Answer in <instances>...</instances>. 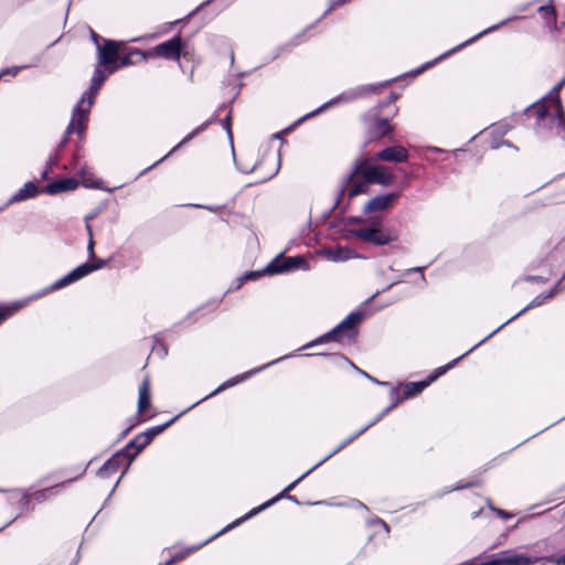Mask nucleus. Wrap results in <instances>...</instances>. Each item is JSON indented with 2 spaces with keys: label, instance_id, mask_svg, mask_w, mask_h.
<instances>
[{
  "label": "nucleus",
  "instance_id": "a19ab883",
  "mask_svg": "<svg viewBox=\"0 0 565 565\" xmlns=\"http://www.w3.org/2000/svg\"><path fill=\"white\" fill-rule=\"evenodd\" d=\"M424 269H425V267H423V266L413 267V268L407 269V270L404 273V275H409V274H412V273H419V279H420V281H422L423 284H426V277H425V275H424Z\"/></svg>",
  "mask_w": 565,
  "mask_h": 565
},
{
  "label": "nucleus",
  "instance_id": "473e14b6",
  "mask_svg": "<svg viewBox=\"0 0 565 565\" xmlns=\"http://www.w3.org/2000/svg\"><path fill=\"white\" fill-rule=\"evenodd\" d=\"M399 97L398 93L391 92L388 97L384 99L383 102H380L376 106H374L372 109H370L366 114L363 115V118L366 119L369 116H377L381 114V111L388 105L393 104L395 100H397Z\"/></svg>",
  "mask_w": 565,
  "mask_h": 565
},
{
  "label": "nucleus",
  "instance_id": "603ef678",
  "mask_svg": "<svg viewBox=\"0 0 565 565\" xmlns=\"http://www.w3.org/2000/svg\"><path fill=\"white\" fill-rule=\"evenodd\" d=\"M380 294V291H376L374 295H372L366 301L365 303H369L371 302L377 295Z\"/></svg>",
  "mask_w": 565,
  "mask_h": 565
},
{
  "label": "nucleus",
  "instance_id": "e433bc0d",
  "mask_svg": "<svg viewBox=\"0 0 565 565\" xmlns=\"http://www.w3.org/2000/svg\"><path fill=\"white\" fill-rule=\"evenodd\" d=\"M23 306L24 302H17L8 307H0V323L11 315L17 312L18 310H20Z\"/></svg>",
  "mask_w": 565,
  "mask_h": 565
},
{
  "label": "nucleus",
  "instance_id": "864d4df0",
  "mask_svg": "<svg viewBox=\"0 0 565 565\" xmlns=\"http://www.w3.org/2000/svg\"><path fill=\"white\" fill-rule=\"evenodd\" d=\"M527 6H529V4H523V6L519 7V9H518V10H519L520 12L525 11V10H526V8H527Z\"/></svg>",
  "mask_w": 565,
  "mask_h": 565
},
{
  "label": "nucleus",
  "instance_id": "de8ad7c7",
  "mask_svg": "<svg viewBox=\"0 0 565 565\" xmlns=\"http://www.w3.org/2000/svg\"><path fill=\"white\" fill-rule=\"evenodd\" d=\"M119 63H117L118 68L121 66H127L131 63L130 55H126L118 60Z\"/></svg>",
  "mask_w": 565,
  "mask_h": 565
},
{
  "label": "nucleus",
  "instance_id": "3c124183",
  "mask_svg": "<svg viewBox=\"0 0 565 565\" xmlns=\"http://www.w3.org/2000/svg\"><path fill=\"white\" fill-rule=\"evenodd\" d=\"M193 135H194V134H191V135H189L188 137H185V138H184L180 143H179V146H181V145L185 143L186 141H189V140L192 138V136H193Z\"/></svg>",
  "mask_w": 565,
  "mask_h": 565
},
{
  "label": "nucleus",
  "instance_id": "2eb2a0df",
  "mask_svg": "<svg viewBox=\"0 0 565 565\" xmlns=\"http://www.w3.org/2000/svg\"><path fill=\"white\" fill-rule=\"evenodd\" d=\"M399 199L398 192H390L370 199L363 206L364 214L384 212L391 210Z\"/></svg>",
  "mask_w": 565,
  "mask_h": 565
},
{
  "label": "nucleus",
  "instance_id": "2f4dec72",
  "mask_svg": "<svg viewBox=\"0 0 565 565\" xmlns=\"http://www.w3.org/2000/svg\"><path fill=\"white\" fill-rule=\"evenodd\" d=\"M479 484H480V482L477 479L476 480H471L469 482H461V481H459L455 486L446 487L440 492H437V493L433 494L430 497V499H440L445 494H448V493H450L452 491H459V490H462V489H468V488L477 487Z\"/></svg>",
  "mask_w": 565,
  "mask_h": 565
},
{
  "label": "nucleus",
  "instance_id": "5701e85b",
  "mask_svg": "<svg viewBox=\"0 0 565 565\" xmlns=\"http://www.w3.org/2000/svg\"><path fill=\"white\" fill-rule=\"evenodd\" d=\"M548 299L546 292L545 294H540L537 295L536 297H534L523 309H521L519 312H516L514 316H512L510 319H508L505 322H503L501 326H499L495 330H493L491 333H489L487 337H489V339L491 337H493L497 332H499L500 330H502L505 326H508L510 322H512L513 320H515L516 318L521 317L522 315H524L526 311L533 309V308H536V307H540L542 306L546 300Z\"/></svg>",
  "mask_w": 565,
  "mask_h": 565
},
{
  "label": "nucleus",
  "instance_id": "a211bd4d",
  "mask_svg": "<svg viewBox=\"0 0 565 565\" xmlns=\"http://www.w3.org/2000/svg\"><path fill=\"white\" fill-rule=\"evenodd\" d=\"M408 156V151L405 147L395 145L384 148L373 157L377 161L402 163L407 161Z\"/></svg>",
  "mask_w": 565,
  "mask_h": 565
},
{
  "label": "nucleus",
  "instance_id": "8fccbe9b",
  "mask_svg": "<svg viewBox=\"0 0 565 565\" xmlns=\"http://www.w3.org/2000/svg\"><path fill=\"white\" fill-rule=\"evenodd\" d=\"M18 70H19L18 67L9 68V70L6 71V73H10V74L15 75L18 73ZM3 75H4V72H1L0 73V77L3 76Z\"/></svg>",
  "mask_w": 565,
  "mask_h": 565
},
{
  "label": "nucleus",
  "instance_id": "6e6d98bb",
  "mask_svg": "<svg viewBox=\"0 0 565 565\" xmlns=\"http://www.w3.org/2000/svg\"><path fill=\"white\" fill-rule=\"evenodd\" d=\"M396 282H397V281L390 284V285H388V286H387L383 291H385V290L390 289V288H391V287H393Z\"/></svg>",
  "mask_w": 565,
  "mask_h": 565
},
{
  "label": "nucleus",
  "instance_id": "423d86ee",
  "mask_svg": "<svg viewBox=\"0 0 565 565\" xmlns=\"http://www.w3.org/2000/svg\"><path fill=\"white\" fill-rule=\"evenodd\" d=\"M397 78L387 79L384 82H381L379 84H367V85H361L354 88H351L349 90H345L341 93L340 95L329 99L328 102L320 105L319 110L320 114L339 105L351 103L358 98H361L363 96H366L369 94H376L380 88L386 87L393 82H395Z\"/></svg>",
  "mask_w": 565,
  "mask_h": 565
},
{
  "label": "nucleus",
  "instance_id": "6ab92c4d",
  "mask_svg": "<svg viewBox=\"0 0 565 565\" xmlns=\"http://www.w3.org/2000/svg\"><path fill=\"white\" fill-rule=\"evenodd\" d=\"M487 340H489V337H484L482 340H480L477 344H475L472 348H470L468 351H466L463 354H461L460 356L451 360L450 362H448L447 364L443 365V366H439V367H436L431 373H429V375L425 379V381L427 382V385L429 386L433 382H435L436 380H438L440 376H443L444 374H446L450 369H452L461 359H463L465 356H467L469 353H471L475 349H477L478 347H480L481 344H483Z\"/></svg>",
  "mask_w": 565,
  "mask_h": 565
},
{
  "label": "nucleus",
  "instance_id": "79ce46f5",
  "mask_svg": "<svg viewBox=\"0 0 565 565\" xmlns=\"http://www.w3.org/2000/svg\"><path fill=\"white\" fill-rule=\"evenodd\" d=\"M564 279L562 277L557 280L555 286L546 292L548 299L553 298L559 290H561V284Z\"/></svg>",
  "mask_w": 565,
  "mask_h": 565
},
{
  "label": "nucleus",
  "instance_id": "393cba45",
  "mask_svg": "<svg viewBox=\"0 0 565 565\" xmlns=\"http://www.w3.org/2000/svg\"><path fill=\"white\" fill-rule=\"evenodd\" d=\"M108 72L105 73L103 70H102V66H97L95 72H94V76L92 78V83H90V87L88 88L87 92L84 93L83 96H85V98L87 100H90L94 103V99L97 95V92L99 90V88L102 87L103 83L106 81L107 76H108Z\"/></svg>",
  "mask_w": 565,
  "mask_h": 565
},
{
  "label": "nucleus",
  "instance_id": "5fc2aeb1",
  "mask_svg": "<svg viewBox=\"0 0 565 565\" xmlns=\"http://www.w3.org/2000/svg\"><path fill=\"white\" fill-rule=\"evenodd\" d=\"M503 145L507 146V147H513L511 141H509V140H504Z\"/></svg>",
  "mask_w": 565,
  "mask_h": 565
},
{
  "label": "nucleus",
  "instance_id": "9b49d317",
  "mask_svg": "<svg viewBox=\"0 0 565 565\" xmlns=\"http://www.w3.org/2000/svg\"><path fill=\"white\" fill-rule=\"evenodd\" d=\"M182 50V42L180 38L171 39L161 43L147 52L136 50L131 54H138L143 61L147 58L162 57L166 60H178Z\"/></svg>",
  "mask_w": 565,
  "mask_h": 565
},
{
  "label": "nucleus",
  "instance_id": "6e6552de",
  "mask_svg": "<svg viewBox=\"0 0 565 565\" xmlns=\"http://www.w3.org/2000/svg\"><path fill=\"white\" fill-rule=\"evenodd\" d=\"M402 386V384H398V386H395L390 392V398L391 404L385 407L373 420H371L369 424H366L364 427L349 436L347 439H344L339 446H337L332 451H330L326 457L320 459V466L326 462L328 459H330L333 455L339 452L341 449H343L345 446L351 444L353 440H355L358 437H360L362 434H364L369 428H371L373 425H375L377 422H380L386 414H388L393 408H395L399 403L405 401L404 394L399 395L398 388Z\"/></svg>",
  "mask_w": 565,
  "mask_h": 565
},
{
  "label": "nucleus",
  "instance_id": "20e7f679",
  "mask_svg": "<svg viewBox=\"0 0 565 565\" xmlns=\"http://www.w3.org/2000/svg\"><path fill=\"white\" fill-rule=\"evenodd\" d=\"M365 312L356 310L348 315L338 326L320 335V345L328 342L351 343L359 334V326L363 321Z\"/></svg>",
  "mask_w": 565,
  "mask_h": 565
},
{
  "label": "nucleus",
  "instance_id": "49530a36",
  "mask_svg": "<svg viewBox=\"0 0 565 565\" xmlns=\"http://www.w3.org/2000/svg\"><path fill=\"white\" fill-rule=\"evenodd\" d=\"M315 115V111L303 116L302 118L298 119L297 121H295L289 128H287L286 130H284L281 134H286L288 131H290L291 129H294L296 126H298L301 121H303L305 119L311 117Z\"/></svg>",
  "mask_w": 565,
  "mask_h": 565
},
{
  "label": "nucleus",
  "instance_id": "c03bdc74",
  "mask_svg": "<svg viewBox=\"0 0 565 565\" xmlns=\"http://www.w3.org/2000/svg\"><path fill=\"white\" fill-rule=\"evenodd\" d=\"M524 280L536 284H545L547 281V278L542 276H526L524 277Z\"/></svg>",
  "mask_w": 565,
  "mask_h": 565
},
{
  "label": "nucleus",
  "instance_id": "f03ea898",
  "mask_svg": "<svg viewBox=\"0 0 565 565\" xmlns=\"http://www.w3.org/2000/svg\"><path fill=\"white\" fill-rule=\"evenodd\" d=\"M523 114L527 117H535L534 130L541 138L555 135L565 138V115L563 107L548 109L545 97L524 108Z\"/></svg>",
  "mask_w": 565,
  "mask_h": 565
},
{
  "label": "nucleus",
  "instance_id": "b1692460",
  "mask_svg": "<svg viewBox=\"0 0 565 565\" xmlns=\"http://www.w3.org/2000/svg\"><path fill=\"white\" fill-rule=\"evenodd\" d=\"M537 12L544 21L546 28L552 31H557V13L554 7L553 0H550L547 4L537 8Z\"/></svg>",
  "mask_w": 565,
  "mask_h": 565
},
{
  "label": "nucleus",
  "instance_id": "c9c22d12",
  "mask_svg": "<svg viewBox=\"0 0 565 565\" xmlns=\"http://www.w3.org/2000/svg\"><path fill=\"white\" fill-rule=\"evenodd\" d=\"M321 504L335 505V507H349V508H352V509H363V510H366V511L369 510L367 507L363 502L358 500V499H350L347 502H335V501H332V500H320V505Z\"/></svg>",
  "mask_w": 565,
  "mask_h": 565
},
{
  "label": "nucleus",
  "instance_id": "f3484780",
  "mask_svg": "<svg viewBox=\"0 0 565 565\" xmlns=\"http://www.w3.org/2000/svg\"><path fill=\"white\" fill-rule=\"evenodd\" d=\"M320 256L326 257L330 262L341 263L349 259L363 258L360 254L348 246L337 245L334 247H326L320 249Z\"/></svg>",
  "mask_w": 565,
  "mask_h": 565
},
{
  "label": "nucleus",
  "instance_id": "f704fd0d",
  "mask_svg": "<svg viewBox=\"0 0 565 565\" xmlns=\"http://www.w3.org/2000/svg\"><path fill=\"white\" fill-rule=\"evenodd\" d=\"M292 487H294V483H291L290 486H288V487L284 490V492H282V493H280V495H278L277 498H274V499H271V500L267 501L266 503H264V504H263V505H260L259 508H256V509L252 510L247 515H245V516H244V518H242L241 520H237V521H236V522H234L233 524L228 525L226 529H224V530L222 531V533H223V532H225V531H227L228 529H232L233 526H235L236 524H238L241 521L246 520V519L250 518L252 515H255V514H256L257 512H259L260 510H263V509H265V508L269 507V505H270L271 503H274L278 498H280L285 492L290 491V490L292 489Z\"/></svg>",
  "mask_w": 565,
  "mask_h": 565
},
{
  "label": "nucleus",
  "instance_id": "ea45409f",
  "mask_svg": "<svg viewBox=\"0 0 565 565\" xmlns=\"http://www.w3.org/2000/svg\"><path fill=\"white\" fill-rule=\"evenodd\" d=\"M86 228H87V232H88V246H87V249H88V254H89V257L90 258H94L95 256V252H94V241H93V233H92V227L89 224H86Z\"/></svg>",
  "mask_w": 565,
  "mask_h": 565
},
{
  "label": "nucleus",
  "instance_id": "4468645a",
  "mask_svg": "<svg viewBox=\"0 0 565 565\" xmlns=\"http://www.w3.org/2000/svg\"><path fill=\"white\" fill-rule=\"evenodd\" d=\"M120 44L115 41H107L104 46L98 47V65L105 66L108 74L118 68Z\"/></svg>",
  "mask_w": 565,
  "mask_h": 565
},
{
  "label": "nucleus",
  "instance_id": "4d7b16f0",
  "mask_svg": "<svg viewBox=\"0 0 565 565\" xmlns=\"http://www.w3.org/2000/svg\"><path fill=\"white\" fill-rule=\"evenodd\" d=\"M531 438H532V437H530V439H531ZM527 440H529V438H527V439H524V440H523L522 443H520L516 447H519V446L523 445L524 443H527Z\"/></svg>",
  "mask_w": 565,
  "mask_h": 565
},
{
  "label": "nucleus",
  "instance_id": "bf43d9fd",
  "mask_svg": "<svg viewBox=\"0 0 565 565\" xmlns=\"http://www.w3.org/2000/svg\"><path fill=\"white\" fill-rule=\"evenodd\" d=\"M562 279H565V273L562 275Z\"/></svg>",
  "mask_w": 565,
  "mask_h": 565
},
{
  "label": "nucleus",
  "instance_id": "7c9ffc66",
  "mask_svg": "<svg viewBox=\"0 0 565 565\" xmlns=\"http://www.w3.org/2000/svg\"><path fill=\"white\" fill-rule=\"evenodd\" d=\"M38 194V188L33 182H28L24 184V186L15 193L11 200L10 203L24 201L30 198H34Z\"/></svg>",
  "mask_w": 565,
  "mask_h": 565
},
{
  "label": "nucleus",
  "instance_id": "13d9d810",
  "mask_svg": "<svg viewBox=\"0 0 565 565\" xmlns=\"http://www.w3.org/2000/svg\"><path fill=\"white\" fill-rule=\"evenodd\" d=\"M479 514H480V511H479V512L473 513V518H477Z\"/></svg>",
  "mask_w": 565,
  "mask_h": 565
},
{
  "label": "nucleus",
  "instance_id": "4be33fe9",
  "mask_svg": "<svg viewBox=\"0 0 565 565\" xmlns=\"http://www.w3.org/2000/svg\"><path fill=\"white\" fill-rule=\"evenodd\" d=\"M174 419H172L170 423L159 426L156 428H152L143 434H140L137 436L129 445L128 447H136L137 451L136 454L140 452L145 447H147L151 441L152 438L162 433Z\"/></svg>",
  "mask_w": 565,
  "mask_h": 565
},
{
  "label": "nucleus",
  "instance_id": "c756f323",
  "mask_svg": "<svg viewBox=\"0 0 565 565\" xmlns=\"http://www.w3.org/2000/svg\"><path fill=\"white\" fill-rule=\"evenodd\" d=\"M278 360H276L277 362ZM275 363V361H274ZM273 364V362H271ZM270 365V363L264 365L263 367H260V370L265 369L266 366ZM258 370H255V371H250V372H247V373H244V374H241V375H237L231 380H227L226 382H224L223 384H221L213 393L210 394V396H214L216 395L217 393L224 391L225 388H228L231 386H234L236 385L237 383L242 382V381H245L246 379H248L250 375H253L254 373L258 372Z\"/></svg>",
  "mask_w": 565,
  "mask_h": 565
},
{
  "label": "nucleus",
  "instance_id": "aec40b11",
  "mask_svg": "<svg viewBox=\"0 0 565 565\" xmlns=\"http://www.w3.org/2000/svg\"><path fill=\"white\" fill-rule=\"evenodd\" d=\"M320 358H324L326 360L330 361V362H334L335 364H340V365H343V364H350L352 367H354L360 374H362L363 376H365L366 379H369L371 382L377 384V385H388L387 382H382V381H379L377 379L371 376L370 374H367L365 371L356 367L345 355L341 354V353H324L322 351H320Z\"/></svg>",
  "mask_w": 565,
  "mask_h": 565
},
{
  "label": "nucleus",
  "instance_id": "0eeeda50",
  "mask_svg": "<svg viewBox=\"0 0 565 565\" xmlns=\"http://www.w3.org/2000/svg\"><path fill=\"white\" fill-rule=\"evenodd\" d=\"M255 157L256 154L254 152H249L243 157L238 162L239 169L245 173L262 170L259 178L264 181L277 174L279 170V158L276 153H270L263 160L253 162Z\"/></svg>",
  "mask_w": 565,
  "mask_h": 565
},
{
  "label": "nucleus",
  "instance_id": "f8f14e48",
  "mask_svg": "<svg viewBox=\"0 0 565 565\" xmlns=\"http://www.w3.org/2000/svg\"><path fill=\"white\" fill-rule=\"evenodd\" d=\"M105 264L106 263L103 259H96L92 264L90 263L82 264L81 266L76 267L71 273H68L65 277H63V278L58 279L57 281H55L47 289L46 292L64 288L65 286L72 284V282H75L78 279L87 276L88 274L103 268L105 266Z\"/></svg>",
  "mask_w": 565,
  "mask_h": 565
},
{
  "label": "nucleus",
  "instance_id": "a18cd8bd",
  "mask_svg": "<svg viewBox=\"0 0 565 565\" xmlns=\"http://www.w3.org/2000/svg\"><path fill=\"white\" fill-rule=\"evenodd\" d=\"M492 510L497 513L498 516H500L503 520H508L513 516V514L511 512L502 510V509L492 508Z\"/></svg>",
  "mask_w": 565,
  "mask_h": 565
},
{
  "label": "nucleus",
  "instance_id": "1a4fd4ad",
  "mask_svg": "<svg viewBox=\"0 0 565 565\" xmlns=\"http://www.w3.org/2000/svg\"><path fill=\"white\" fill-rule=\"evenodd\" d=\"M370 185H371V183H369L366 181V179L363 177L356 175L355 178L352 179V181H348V174H347L343 178L342 186H341L339 194L333 203L332 210L338 209L339 214H343L348 206V205H342L343 198L348 196V201H350L351 199H353L360 194L366 193ZM347 204H349V202Z\"/></svg>",
  "mask_w": 565,
  "mask_h": 565
},
{
  "label": "nucleus",
  "instance_id": "4c0bfd02",
  "mask_svg": "<svg viewBox=\"0 0 565 565\" xmlns=\"http://www.w3.org/2000/svg\"><path fill=\"white\" fill-rule=\"evenodd\" d=\"M539 561H546V562H550V563H554L556 565H565V553L561 556H543V557H537Z\"/></svg>",
  "mask_w": 565,
  "mask_h": 565
},
{
  "label": "nucleus",
  "instance_id": "a878e982",
  "mask_svg": "<svg viewBox=\"0 0 565 565\" xmlns=\"http://www.w3.org/2000/svg\"><path fill=\"white\" fill-rule=\"evenodd\" d=\"M132 460V457H128V455L124 452H118L115 456H113L100 469V473L104 476L108 475L109 472H115L120 466L122 465H129Z\"/></svg>",
  "mask_w": 565,
  "mask_h": 565
},
{
  "label": "nucleus",
  "instance_id": "7ed1b4c3",
  "mask_svg": "<svg viewBox=\"0 0 565 565\" xmlns=\"http://www.w3.org/2000/svg\"><path fill=\"white\" fill-rule=\"evenodd\" d=\"M374 157H366L354 161L351 171L348 173V181L353 178L363 177L371 184L390 185L395 181V175L384 166L375 164Z\"/></svg>",
  "mask_w": 565,
  "mask_h": 565
},
{
  "label": "nucleus",
  "instance_id": "dca6fc26",
  "mask_svg": "<svg viewBox=\"0 0 565 565\" xmlns=\"http://www.w3.org/2000/svg\"><path fill=\"white\" fill-rule=\"evenodd\" d=\"M362 119L365 122H367L370 119H373V121L367 125V135L370 140H380L393 132V126L391 125L388 118L380 117V115H372L366 119L362 117Z\"/></svg>",
  "mask_w": 565,
  "mask_h": 565
},
{
  "label": "nucleus",
  "instance_id": "39448f33",
  "mask_svg": "<svg viewBox=\"0 0 565 565\" xmlns=\"http://www.w3.org/2000/svg\"><path fill=\"white\" fill-rule=\"evenodd\" d=\"M310 266L308 264V259L303 256H295V257H285L282 255L277 256L273 259L264 269V271H250L247 273L243 279H255L260 277L263 274L267 275H278L284 273H290L294 270L302 269L307 270Z\"/></svg>",
  "mask_w": 565,
  "mask_h": 565
},
{
  "label": "nucleus",
  "instance_id": "cd10ccee",
  "mask_svg": "<svg viewBox=\"0 0 565 565\" xmlns=\"http://www.w3.org/2000/svg\"><path fill=\"white\" fill-rule=\"evenodd\" d=\"M150 406V382L146 377L139 388L138 411L145 413Z\"/></svg>",
  "mask_w": 565,
  "mask_h": 565
},
{
  "label": "nucleus",
  "instance_id": "37998d69",
  "mask_svg": "<svg viewBox=\"0 0 565 565\" xmlns=\"http://www.w3.org/2000/svg\"><path fill=\"white\" fill-rule=\"evenodd\" d=\"M52 491V488L38 491L33 494V499L36 501H43L46 498V494H49Z\"/></svg>",
  "mask_w": 565,
  "mask_h": 565
},
{
  "label": "nucleus",
  "instance_id": "412c9836",
  "mask_svg": "<svg viewBox=\"0 0 565 565\" xmlns=\"http://www.w3.org/2000/svg\"><path fill=\"white\" fill-rule=\"evenodd\" d=\"M79 182L76 178H66L56 180L46 185L45 192L50 195H55L61 192H71L77 189Z\"/></svg>",
  "mask_w": 565,
  "mask_h": 565
},
{
  "label": "nucleus",
  "instance_id": "9d476101",
  "mask_svg": "<svg viewBox=\"0 0 565 565\" xmlns=\"http://www.w3.org/2000/svg\"><path fill=\"white\" fill-rule=\"evenodd\" d=\"M520 19H523V17H520V15H511V17H508L507 19H503L501 20L500 22L482 30L481 32H479L478 34L473 35L472 38L468 39L467 41L458 44L457 46H455L454 49L445 52L444 54H441L440 56H438L437 58H435L434 61H430V62H427L425 64H423L420 67H418L416 71H415V74H420L423 71H425L426 68H428L429 66L434 65L436 62L445 58V57H448L450 56L451 54L465 49L466 46L475 43L476 41H478L479 39H481L482 36L487 35V34H490L494 31H498L500 28H502L503 25L508 24L509 22H512V21H515V20H520Z\"/></svg>",
  "mask_w": 565,
  "mask_h": 565
},
{
  "label": "nucleus",
  "instance_id": "c85d7f7f",
  "mask_svg": "<svg viewBox=\"0 0 565 565\" xmlns=\"http://www.w3.org/2000/svg\"><path fill=\"white\" fill-rule=\"evenodd\" d=\"M404 398L409 399L419 395L428 385L425 380L417 382H407L402 384Z\"/></svg>",
  "mask_w": 565,
  "mask_h": 565
},
{
  "label": "nucleus",
  "instance_id": "f257e3e1",
  "mask_svg": "<svg viewBox=\"0 0 565 565\" xmlns=\"http://www.w3.org/2000/svg\"><path fill=\"white\" fill-rule=\"evenodd\" d=\"M322 226L347 230L349 235L376 247L395 243L399 237L398 231L394 226L386 225L383 217L374 215L350 216L341 221H331L328 213L320 217V228Z\"/></svg>",
  "mask_w": 565,
  "mask_h": 565
},
{
  "label": "nucleus",
  "instance_id": "58836bf2",
  "mask_svg": "<svg viewBox=\"0 0 565 565\" xmlns=\"http://www.w3.org/2000/svg\"><path fill=\"white\" fill-rule=\"evenodd\" d=\"M369 525H372V526H380L381 529H383V531L388 534L390 533V525L382 519L380 518H374L372 520L369 521Z\"/></svg>",
  "mask_w": 565,
  "mask_h": 565
},
{
  "label": "nucleus",
  "instance_id": "bb28decb",
  "mask_svg": "<svg viewBox=\"0 0 565 565\" xmlns=\"http://www.w3.org/2000/svg\"><path fill=\"white\" fill-rule=\"evenodd\" d=\"M76 175L78 178L77 180L79 184H82L83 186L92 189H103V182L99 179L95 178L89 170L83 168L76 172Z\"/></svg>",
  "mask_w": 565,
  "mask_h": 565
},
{
  "label": "nucleus",
  "instance_id": "09e8293b",
  "mask_svg": "<svg viewBox=\"0 0 565 565\" xmlns=\"http://www.w3.org/2000/svg\"><path fill=\"white\" fill-rule=\"evenodd\" d=\"M427 150L430 151V152H435V153H444V152H446L445 149L436 147V146H428Z\"/></svg>",
  "mask_w": 565,
  "mask_h": 565
},
{
  "label": "nucleus",
  "instance_id": "ddd939ff",
  "mask_svg": "<svg viewBox=\"0 0 565 565\" xmlns=\"http://www.w3.org/2000/svg\"><path fill=\"white\" fill-rule=\"evenodd\" d=\"M93 102L87 100L85 96H82L81 100L77 103L76 107L73 111L72 120L67 127L66 134L70 135L72 132H76L82 135L87 125L88 114L93 106Z\"/></svg>",
  "mask_w": 565,
  "mask_h": 565
},
{
  "label": "nucleus",
  "instance_id": "72a5a7b5",
  "mask_svg": "<svg viewBox=\"0 0 565 565\" xmlns=\"http://www.w3.org/2000/svg\"><path fill=\"white\" fill-rule=\"evenodd\" d=\"M564 85L565 76L550 90L548 95L545 96V99L548 98L551 102V106L554 108L562 107L559 92Z\"/></svg>",
  "mask_w": 565,
  "mask_h": 565
}]
</instances>
